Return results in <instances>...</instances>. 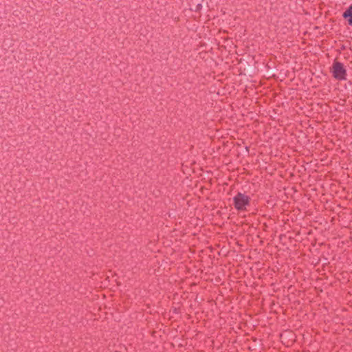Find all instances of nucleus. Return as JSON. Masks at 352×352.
<instances>
[{
	"mask_svg": "<svg viewBox=\"0 0 352 352\" xmlns=\"http://www.w3.org/2000/svg\"><path fill=\"white\" fill-rule=\"evenodd\" d=\"M250 197L243 193L238 192L233 197L234 206L235 209L239 211H245L247 210V207L250 205Z\"/></svg>",
	"mask_w": 352,
	"mask_h": 352,
	"instance_id": "obj_1",
	"label": "nucleus"
},
{
	"mask_svg": "<svg viewBox=\"0 0 352 352\" xmlns=\"http://www.w3.org/2000/svg\"><path fill=\"white\" fill-rule=\"evenodd\" d=\"M331 72L333 76L338 80H344L346 78V71L343 64L340 62L333 63Z\"/></svg>",
	"mask_w": 352,
	"mask_h": 352,
	"instance_id": "obj_2",
	"label": "nucleus"
},
{
	"mask_svg": "<svg viewBox=\"0 0 352 352\" xmlns=\"http://www.w3.org/2000/svg\"><path fill=\"white\" fill-rule=\"evenodd\" d=\"M342 16L348 20V23L352 26V4L344 12Z\"/></svg>",
	"mask_w": 352,
	"mask_h": 352,
	"instance_id": "obj_3",
	"label": "nucleus"
}]
</instances>
